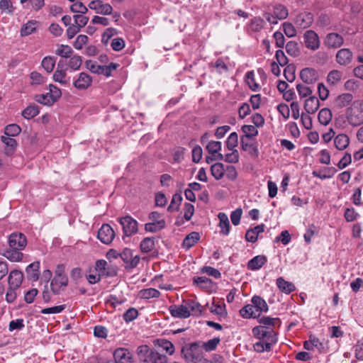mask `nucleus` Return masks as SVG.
Returning <instances> with one entry per match:
<instances>
[{"mask_svg": "<svg viewBox=\"0 0 363 363\" xmlns=\"http://www.w3.org/2000/svg\"><path fill=\"white\" fill-rule=\"evenodd\" d=\"M86 67L93 73L101 74L102 66L98 65L95 61L86 60L85 62Z\"/></svg>", "mask_w": 363, "mask_h": 363, "instance_id": "58", "label": "nucleus"}, {"mask_svg": "<svg viewBox=\"0 0 363 363\" xmlns=\"http://www.w3.org/2000/svg\"><path fill=\"white\" fill-rule=\"evenodd\" d=\"M1 140L2 143H4L9 148L7 150V154H11L17 146L16 140L12 138L11 136L7 135L1 136Z\"/></svg>", "mask_w": 363, "mask_h": 363, "instance_id": "45", "label": "nucleus"}, {"mask_svg": "<svg viewBox=\"0 0 363 363\" xmlns=\"http://www.w3.org/2000/svg\"><path fill=\"white\" fill-rule=\"evenodd\" d=\"M23 279V274L21 271L12 270L8 277L9 285L11 287L19 288Z\"/></svg>", "mask_w": 363, "mask_h": 363, "instance_id": "20", "label": "nucleus"}, {"mask_svg": "<svg viewBox=\"0 0 363 363\" xmlns=\"http://www.w3.org/2000/svg\"><path fill=\"white\" fill-rule=\"evenodd\" d=\"M149 219L151 222L145 225V230L147 232L157 233L164 229L166 226L164 219H163L162 215L157 211L151 212L149 214Z\"/></svg>", "mask_w": 363, "mask_h": 363, "instance_id": "5", "label": "nucleus"}, {"mask_svg": "<svg viewBox=\"0 0 363 363\" xmlns=\"http://www.w3.org/2000/svg\"><path fill=\"white\" fill-rule=\"evenodd\" d=\"M21 128L17 124H9L4 129V134L7 136L14 137L20 134Z\"/></svg>", "mask_w": 363, "mask_h": 363, "instance_id": "50", "label": "nucleus"}, {"mask_svg": "<svg viewBox=\"0 0 363 363\" xmlns=\"http://www.w3.org/2000/svg\"><path fill=\"white\" fill-rule=\"evenodd\" d=\"M220 342V339L219 337H214L211 339L206 342H203L201 347L202 350L203 349L206 352H211L215 350Z\"/></svg>", "mask_w": 363, "mask_h": 363, "instance_id": "49", "label": "nucleus"}, {"mask_svg": "<svg viewBox=\"0 0 363 363\" xmlns=\"http://www.w3.org/2000/svg\"><path fill=\"white\" fill-rule=\"evenodd\" d=\"M186 310L191 313V315L199 316L202 313V306L194 300L189 299L184 301Z\"/></svg>", "mask_w": 363, "mask_h": 363, "instance_id": "25", "label": "nucleus"}, {"mask_svg": "<svg viewBox=\"0 0 363 363\" xmlns=\"http://www.w3.org/2000/svg\"><path fill=\"white\" fill-rule=\"evenodd\" d=\"M335 147L339 150H344L350 144V138L346 134H339L334 139Z\"/></svg>", "mask_w": 363, "mask_h": 363, "instance_id": "28", "label": "nucleus"}, {"mask_svg": "<svg viewBox=\"0 0 363 363\" xmlns=\"http://www.w3.org/2000/svg\"><path fill=\"white\" fill-rule=\"evenodd\" d=\"M277 285L279 289L285 294H290L296 289L293 283L284 280L282 277L277 279Z\"/></svg>", "mask_w": 363, "mask_h": 363, "instance_id": "30", "label": "nucleus"}, {"mask_svg": "<svg viewBox=\"0 0 363 363\" xmlns=\"http://www.w3.org/2000/svg\"><path fill=\"white\" fill-rule=\"evenodd\" d=\"M343 43V38L337 33H329L325 39V44L332 48L340 47Z\"/></svg>", "mask_w": 363, "mask_h": 363, "instance_id": "27", "label": "nucleus"}, {"mask_svg": "<svg viewBox=\"0 0 363 363\" xmlns=\"http://www.w3.org/2000/svg\"><path fill=\"white\" fill-rule=\"evenodd\" d=\"M353 96L350 93H345L337 96L334 100V106L336 108H342L348 105L352 101Z\"/></svg>", "mask_w": 363, "mask_h": 363, "instance_id": "19", "label": "nucleus"}, {"mask_svg": "<svg viewBox=\"0 0 363 363\" xmlns=\"http://www.w3.org/2000/svg\"><path fill=\"white\" fill-rule=\"evenodd\" d=\"M119 256L123 261L126 269H132L136 267L140 260V256L134 255L133 250L129 248L124 249Z\"/></svg>", "mask_w": 363, "mask_h": 363, "instance_id": "6", "label": "nucleus"}, {"mask_svg": "<svg viewBox=\"0 0 363 363\" xmlns=\"http://www.w3.org/2000/svg\"><path fill=\"white\" fill-rule=\"evenodd\" d=\"M92 83V77L86 72H81L74 81L73 85L78 90L88 89Z\"/></svg>", "mask_w": 363, "mask_h": 363, "instance_id": "13", "label": "nucleus"}, {"mask_svg": "<svg viewBox=\"0 0 363 363\" xmlns=\"http://www.w3.org/2000/svg\"><path fill=\"white\" fill-rule=\"evenodd\" d=\"M72 52V49L69 45H60L55 50V54L62 57L68 58L71 56Z\"/></svg>", "mask_w": 363, "mask_h": 363, "instance_id": "51", "label": "nucleus"}, {"mask_svg": "<svg viewBox=\"0 0 363 363\" xmlns=\"http://www.w3.org/2000/svg\"><path fill=\"white\" fill-rule=\"evenodd\" d=\"M140 298L144 299H150L152 298H158L160 296V292L153 288L144 289L139 291Z\"/></svg>", "mask_w": 363, "mask_h": 363, "instance_id": "37", "label": "nucleus"}, {"mask_svg": "<svg viewBox=\"0 0 363 363\" xmlns=\"http://www.w3.org/2000/svg\"><path fill=\"white\" fill-rule=\"evenodd\" d=\"M39 113V108L36 105H30L22 111V116L26 119H31Z\"/></svg>", "mask_w": 363, "mask_h": 363, "instance_id": "43", "label": "nucleus"}, {"mask_svg": "<svg viewBox=\"0 0 363 363\" xmlns=\"http://www.w3.org/2000/svg\"><path fill=\"white\" fill-rule=\"evenodd\" d=\"M119 222L125 235L131 236L138 232V222L130 216L121 218Z\"/></svg>", "mask_w": 363, "mask_h": 363, "instance_id": "7", "label": "nucleus"}, {"mask_svg": "<svg viewBox=\"0 0 363 363\" xmlns=\"http://www.w3.org/2000/svg\"><path fill=\"white\" fill-rule=\"evenodd\" d=\"M97 237L101 242L108 245L113 241L115 237V233L108 224H103L98 230Z\"/></svg>", "mask_w": 363, "mask_h": 363, "instance_id": "9", "label": "nucleus"}, {"mask_svg": "<svg viewBox=\"0 0 363 363\" xmlns=\"http://www.w3.org/2000/svg\"><path fill=\"white\" fill-rule=\"evenodd\" d=\"M300 78L304 83L313 84L318 81V74L315 69L306 67L300 72Z\"/></svg>", "mask_w": 363, "mask_h": 363, "instance_id": "12", "label": "nucleus"}, {"mask_svg": "<svg viewBox=\"0 0 363 363\" xmlns=\"http://www.w3.org/2000/svg\"><path fill=\"white\" fill-rule=\"evenodd\" d=\"M221 147L222 145L220 142L211 140L207 144L206 149L209 154L213 156L215 155V159L223 160V155L219 152L221 150Z\"/></svg>", "mask_w": 363, "mask_h": 363, "instance_id": "18", "label": "nucleus"}, {"mask_svg": "<svg viewBox=\"0 0 363 363\" xmlns=\"http://www.w3.org/2000/svg\"><path fill=\"white\" fill-rule=\"evenodd\" d=\"M275 57L277 60V62L281 67L285 66L288 64V58L285 55L284 52L281 50H278L276 52Z\"/></svg>", "mask_w": 363, "mask_h": 363, "instance_id": "64", "label": "nucleus"}, {"mask_svg": "<svg viewBox=\"0 0 363 363\" xmlns=\"http://www.w3.org/2000/svg\"><path fill=\"white\" fill-rule=\"evenodd\" d=\"M242 130L244 133V135L241 138H246L251 139L258 134V130L255 126L251 125H245L242 127Z\"/></svg>", "mask_w": 363, "mask_h": 363, "instance_id": "46", "label": "nucleus"}, {"mask_svg": "<svg viewBox=\"0 0 363 363\" xmlns=\"http://www.w3.org/2000/svg\"><path fill=\"white\" fill-rule=\"evenodd\" d=\"M37 23L38 22L36 21H30L23 25L21 29V35L27 36L35 32L36 30Z\"/></svg>", "mask_w": 363, "mask_h": 363, "instance_id": "40", "label": "nucleus"}, {"mask_svg": "<svg viewBox=\"0 0 363 363\" xmlns=\"http://www.w3.org/2000/svg\"><path fill=\"white\" fill-rule=\"evenodd\" d=\"M35 100L43 105L50 106L53 104L55 100L52 99L50 93L45 94H38L35 96Z\"/></svg>", "mask_w": 363, "mask_h": 363, "instance_id": "47", "label": "nucleus"}, {"mask_svg": "<svg viewBox=\"0 0 363 363\" xmlns=\"http://www.w3.org/2000/svg\"><path fill=\"white\" fill-rule=\"evenodd\" d=\"M171 315L177 318H187L191 315V313L186 310L185 304L172 305L169 308Z\"/></svg>", "mask_w": 363, "mask_h": 363, "instance_id": "15", "label": "nucleus"}, {"mask_svg": "<svg viewBox=\"0 0 363 363\" xmlns=\"http://www.w3.org/2000/svg\"><path fill=\"white\" fill-rule=\"evenodd\" d=\"M252 303L254 308L257 311L267 312L268 311V306L266 301L259 296H254L252 298Z\"/></svg>", "mask_w": 363, "mask_h": 363, "instance_id": "32", "label": "nucleus"}, {"mask_svg": "<svg viewBox=\"0 0 363 363\" xmlns=\"http://www.w3.org/2000/svg\"><path fill=\"white\" fill-rule=\"evenodd\" d=\"M259 323L261 325L252 329L253 335L258 340L253 345L254 350L260 353L264 351L269 352L278 341L277 333L271 327H279L281 321L277 318L263 316L259 319Z\"/></svg>", "mask_w": 363, "mask_h": 363, "instance_id": "1", "label": "nucleus"}, {"mask_svg": "<svg viewBox=\"0 0 363 363\" xmlns=\"http://www.w3.org/2000/svg\"><path fill=\"white\" fill-rule=\"evenodd\" d=\"M318 118L321 124L327 125L332 120L331 111L327 108H322L318 113Z\"/></svg>", "mask_w": 363, "mask_h": 363, "instance_id": "36", "label": "nucleus"}, {"mask_svg": "<svg viewBox=\"0 0 363 363\" xmlns=\"http://www.w3.org/2000/svg\"><path fill=\"white\" fill-rule=\"evenodd\" d=\"M245 82L251 90L254 91L259 90L260 86L255 81V73L253 71L247 72L245 74Z\"/></svg>", "mask_w": 363, "mask_h": 363, "instance_id": "39", "label": "nucleus"}, {"mask_svg": "<svg viewBox=\"0 0 363 363\" xmlns=\"http://www.w3.org/2000/svg\"><path fill=\"white\" fill-rule=\"evenodd\" d=\"M82 63V57L79 55H74L69 60L67 65L70 69L76 71L80 68Z\"/></svg>", "mask_w": 363, "mask_h": 363, "instance_id": "55", "label": "nucleus"}, {"mask_svg": "<svg viewBox=\"0 0 363 363\" xmlns=\"http://www.w3.org/2000/svg\"><path fill=\"white\" fill-rule=\"evenodd\" d=\"M63 60L58 62L57 69L53 74V79L61 84L65 85L69 83V80L66 77V69L63 68Z\"/></svg>", "mask_w": 363, "mask_h": 363, "instance_id": "16", "label": "nucleus"}, {"mask_svg": "<svg viewBox=\"0 0 363 363\" xmlns=\"http://www.w3.org/2000/svg\"><path fill=\"white\" fill-rule=\"evenodd\" d=\"M267 261V258L264 255L255 256L247 262V268L251 270H258Z\"/></svg>", "mask_w": 363, "mask_h": 363, "instance_id": "24", "label": "nucleus"}, {"mask_svg": "<svg viewBox=\"0 0 363 363\" xmlns=\"http://www.w3.org/2000/svg\"><path fill=\"white\" fill-rule=\"evenodd\" d=\"M153 352L154 351L151 350L147 345H140L137 349L139 359L145 362L150 361Z\"/></svg>", "mask_w": 363, "mask_h": 363, "instance_id": "29", "label": "nucleus"}, {"mask_svg": "<svg viewBox=\"0 0 363 363\" xmlns=\"http://www.w3.org/2000/svg\"><path fill=\"white\" fill-rule=\"evenodd\" d=\"M157 342L158 346L167 354L171 355L174 352V346L170 341L164 339H159Z\"/></svg>", "mask_w": 363, "mask_h": 363, "instance_id": "44", "label": "nucleus"}, {"mask_svg": "<svg viewBox=\"0 0 363 363\" xmlns=\"http://www.w3.org/2000/svg\"><path fill=\"white\" fill-rule=\"evenodd\" d=\"M347 118L349 123L357 126L363 123V102L355 101L347 109Z\"/></svg>", "mask_w": 363, "mask_h": 363, "instance_id": "4", "label": "nucleus"}, {"mask_svg": "<svg viewBox=\"0 0 363 363\" xmlns=\"http://www.w3.org/2000/svg\"><path fill=\"white\" fill-rule=\"evenodd\" d=\"M200 239V235L197 232H192L187 235L184 239L182 245L186 249L193 247Z\"/></svg>", "mask_w": 363, "mask_h": 363, "instance_id": "31", "label": "nucleus"}, {"mask_svg": "<svg viewBox=\"0 0 363 363\" xmlns=\"http://www.w3.org/2000/svg\"><path fill=\"white\" fill-rule=\"evenodd\" d=\"M240 314L245 318L256 316L253 306L250 304L242 308L240 311Z\"/></svg>", "mask_w": 363, "mask_h": 363, "instance_id": "59", "label": "nucleus"}, {"mask_svg": "<svg viewBox=\"0 0 363 363\" xmlns=\"http://www.w3.org/2000/svg\"><path fill=\"white\" fill-rule=\"evenodd\" d=\"M212 176L216 179H222L225 174V167L222 163L217 162L211 167Z\"/></svg>", "mask_w": 363, "mask_h": 363, "instance_id": "34", "label": "nucleus"}, {"mask_svg": "<svg viewBox=\"0 0 363 363\" xmlns=\"http://www.w3.org/2000/svg\"><path fill=\"white\" fill-rule=\"evenodd\" d=\"M305 45L307 48L316 50L320 47V40L318 34L312 30H306L303 35Z\"/></svg>", "mask_w": 363, "mask_h": 363, "instance_id": "8", "label": "nucleus"}, {"mask_svg": "<svg viewBox=\"0 0 363 363\" xmlns=\"http://www.w3.org/2000/svg\"><path fill=\"white\" fill-rule=\"evenodd\" d=\"M113 357L116 363H133L132 354L126 348H117L113 352Z\"/></svg>", "mask_w": 363, "mask_h": 363, "instance_id": "11", "label": "nucleus"}, {"mask_svg": "<svg viewBox=\"0 0 363 363\" xmlns=\"http://www.w3.org/2000/svg\"><path fill=\"white\" fill-rule=\"evenodd\" d=\"M9 247L4 252V256L11 262H19L23 255L21 252L27 245V239L21 233H13L9 238Z\"/></svg>", "mask_w": 363, "mask_h": 363, "instance_id": "2", "label": "nucleus"}, {"mask_svg": "<svg viewBox=\"0 0 363 363\" xmlns=\"http://www.w3.org/2000/svg\"><path fill=\"white\" fill-rule=\"evenodd\" d=\"M183 358L190 363H211L203 357V350L201 346L196 343H192L188 347L182 350Z\"/></svg>", "mask_w": 363, "mask_h": 363, "instance_id": "3", "label": "nucleus"}, {"mask_svg": "<svg viewBox=\"0 0 363 363\" xmlns=\"http://www.w3.org/2000/svg\"><path fill=\"white\" fill-rule=\"evenodd\" d=\"M238 143V135L235 132L230 133L226 140V146L229 150H235Z\"/></svg>", "mask_w": 363, "mask_h": 363, "instance_id": "56", "label": "nucleus"}, {"mask_svg": "<svg viewBox=\"0 0 363 363\" xmlns=\"http://www.w3.org/2000/svg\"><path fill=\"white\" fill-rule=\"evenodd\" d=\"M342 78V73L337 69L330 71L327 77V82L330 85H337Z\"/></svg>", "mask_w": 363, "mask_h": 363, "instance_id": "35", "label": "nucleus"}, {"mask_svg": "<svg viewBox=\"0 0 363 363\" xmlns=\"http://www.w3.org/2000/svg\"><path fill=\"white\" fill-rule=\"evenodd\" d=\"M296 89L301 98L307 97L313 92L312 89L309 86L301 84H298L296 85Z\"/></svg>", "mask_w": 363, "mask_h": 363, "instance_id": "61", "label": "nucleus"}, {"mask_svg": "<svg viewBox=\"0 0 363 363\" xmlns=\"http://www.w3.org/2000/svg\"><path fill=\"white\" fill-rule=\"evenodd\" d=\"M282 27L284 32L287 37L292 38L296 35V30L292 23L284 22L282 24Z\"/></svg>", "mask_w": 363, "mask_h": 363, "instance_id": "60", "label": "nucleus"}, {"mask_svg": "<svg viewBox=\"0 0 363 363\" xmlns=\"http://www.w3.org/2000/svg\"><path fill=\"white\" fill-rule=\"evenodd\" d=\"M352 53L349 49H340L336 54L337 62L340 65L346 66L352 62Z\"/></svg>", "mask_w": 363, "mask_h": 363, "instance_id": "17", "label": "nucleus"}, {"mask_svg": "<svg viewBox=\"0 0 363 363\" xmlns=\"http://www.w3.org/2000/svg\"><path fill=\"white\" fill-rule=\"evenodd\" d=\"M68 278L67 277H54L50 283L52 292L55 294H60L62 287L67 286Z\"/></svg>", "mask_w": 363, "mask_h": 363, "instance_id": "21", "label": "nucleus"}, {"mask_svg": "<svg viewBox=\"0 0 363 363\" xmlns=\"http://www.w3.org/2000/svg\"><path fill=\"white\" fill-rule=\"evenodd\" d=\"M89 7L102 15H109L113 11V7L109 4H104L101 0L91 1L89 4Z\"/></svg>", "mask_w": 363, "mask_h": 363, "instance_id": "10", "label": "nucleus"}, {"mask_svg": "<svg viewBox=\"0 0 363 363\" xmlns=\"http://www.w3.org/2000/svg\"><path fill=\"white\" fill-rule=\"evenodd\" d=\"M149 362H151V363H167V357L154 351Z\"/></svg>", "mask_w": 363, "mask_h": 363, "instance_id": "63", "label": "nucleus"}, {"mask_svg": "<svg viewBox=\"0 0 363 363\" xmlns=\"http://www.w3.org/2000/svg\"><path fill=\"white\" fill-rule=\"evenodd\" d=\"M264 24V21L259 17H255L251 20L250 28L252 31L258 32L262 30Z\"/></svg>", "mask_w": 363, "mask_h": 363, "instance_id": "57", "label": "nucleus"}, {"mask_svg": "<svg viewBox=\"0 0 363 363\" xmlns=\"http://www.w3.org/2000/svg\"><path fill=\"white\" fill-rule=\"evenodd\" d=\"M295 71H296V67L294 65H291V64L288 65L285 67V69L284 70V76L288 82H292L295 80V79H296Z\"/></svg>", "mask_w": 363, "mask_h": 363, "instance_id": "53", "label": "nucleus"}, {"mask_svg": "<svg viewBox=\"0 0 363 363\" xmlns=\"http://www.w3.org/2000/svg\"><path fill=\"white\" fill-rule=\"evenodd\" d=\"M40 262H34L29 264L26 269V272L27 274V277L28 279L32 281H37L39 278L40 275Z\"/></svg>", "mask_w": 363, "mask_h": 363, "instance_id": "23", "label": "nucleus"}, {"mask_svg": "<svg viewBox=\"0 0 363 363\" xmlns=\"http://www.w3.org/2000/svg\"><path fill=\"white\" fill-rule=\"evenodd\" d=\"M273 13L279 20L286 18L289 15L288 9L286 6L278 4L274 6Z\"/></svg>", "mask_w": 363, "mask_h": 363, "instance_id": "42", "label": "nucleus"}, {"mask_svg": "<svg viewBox=\"0 0 363 363\" xmlns=\"http://www.w3.org/2000/svg\"><path fill=\"white\" fill-rule=\"evenodd\" d=\"M182 197L181 195L178 194H175L172 196V199L169 206L167 208V211L169 212H172L174 211H178L179 207L182 203Z\"/></svg>", "mask_w": 363, "mask_h": 363, "instance_id": "52", "label": "nucleus"}, {"mask_svg": "<svg viewBox=\"0 0 363 363\" xmlns=\"http://www.w3.org/2000/svg\"><path fill=\"white\" fill-rule=\"evenodd\" d=\"M138 315V311L135 308H130L123 314V319L128 323L135 320Z\"/></svg>", "mask_w": 363, "mask_h": 363, "instance_id": "62", "label": "nucleus"}, {"mask_svg": "<svg viewBox=\"0 0 363 363\" xmlns=\"http://www.w3.org/2000/svg\"><path fill=\"white\" fill-rule=\"evenodd\" d=\"M56 62V58L52 56L45 57L42 60V67L44 69L50 73L53 71Z\"/></svg>", "mask_w": 363, "mask_h": 363, "instance_id": "41", "label": "nucleus"}, {"mask_svg": "<svg viewBox=\"0 0 363 363\" xmlns=\"http://www.w3.org/2000/svg\"><path fill=\"white\" fill-rule=\"evenodd\" d=\"M286 51L289 55L297 57L300 53L298 43L295 41L288 42L286 45Z\"/></svg>", "mask_w": 363, "mask_h": 363, "instance_id": "48", "label": "nucleus"}, {"mask_svg": "<svg viewBox=\"0 0 363 363\" xmlns=\"http://www.w3.org/2000/svg\"><path fill=\"white\" fill-rule=\"evenodd\" d=\"M240 143L242 146V149L245 151H247L252 156L257 157L259 155V151L255 143L251 141V139H247L246 138H240Z\"/></svg>", "mask_w": 363, "mask_h": 363, "instance_id": "22", "label": "nucleus"}, {"mask_svg": "<svg viewBox=\"0 0 363 363\" xmlns=\"http://www.w3.org/2000/svg\"><path fill=\"white\" fill-rule=\"evenodd\" d=\"M219 227L221 229L220 233L224 235H228L230 232V223L228 216L224 213H219Z\"/></svg>", "mask_w": 363, "mask_h": 363, "instance_id": "33", "label": "nucleus"}, {"mask_svg": "<svg viewBox=\"0 0 363 363\" xmlns=\"http://www.w3.org/2000/svg\"><path fill=\"white\" fill-rule=\"evenodd\" d=\"M0 9L1 10L2 13L13 14L15 8L13 7L12 2L10 0H1Z\"/></svg>", "mask_w": 363, "mask_h": 363, "instance_id": "54", "label": "nucleus"}, {"mask_svg": "<svg viewBox=\"0 0 363 363\" xmlns=\"http://www.w3.org/2000/svg\"><path fill=\"white\" fill-rule=\"evenodd\" d=\"M313 22V16L312 13L308 12L299 13L294 20L296 26L301 29L310 27Z\"/></svg>", "mask_w": 363, "mask_h": 363, "instance_id": "14", "label": "nucleus"}, {"mask_svg": "<svg viewBox=\"0 0 363 363\" xmlns=\"http://www.w3.org/2000/svg\"><path fill=\"white\" fill-rule=\"evenodd\" d=\"M320 103L315 96H310L305 101L304 109L308 114L314 113L319 108Z\"/></svg>", "mask_w": 363, "mask_h": 363, "instance_id": "26", "label": "nucleus"}, {"mask_svg": "<svg viewBox=\"0 0 363 363\" xmlns=\"http://www.w3.org/2000/svg\"><path fill=\"white\" fill-rule=\"evenodd\" d=\"M155 247V238H145L140 245V250L143 252H149Z\"/></svg>", "mask_w": 363, "mask_h": 363, "instance_id": "38", "label": "nucleus"}]
</instances>
